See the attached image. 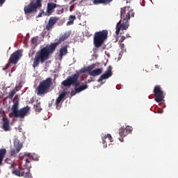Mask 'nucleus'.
Instances as JSON below:
<instances>
[{"label":"nucleus","instance_id":"1","mask_svg":"<svg viewBox=\"0 0 178 178\" xmlns=\"http://www.w3.org/2000/svg\"><path fill=\"white\" fill-rule=\"evenodd\" d=\"M70 37V33L69 32H65L63 35L60 36L57 42L47 44L38 50L33 59V67H38V66H40V63H44L46 60H48L51 55L56 51L58 45L62 44L63 41H65V40H67Z\"/></svg>","mask_w":178,"mask_h":178},{"label":"nucleus","instance_id":"2","mask_svg":"<svg viewBox=\"0 0 178 178\" xmlns=\"http://www.w3.org/2000/svg\"><path fill=\"white\" fill-rule=\"evenodd\" d=\"M108 40V30H103L95 33L93 44L95 48H100Z\"/></svg>","mask_w":178,"mask_h":178},{"label":"nucleus","instance_id":"3","mask_svg":"<svg viewBox=\"0 0 178 178\" xmlns=\"http://www.w3.org/2000/svg\"><path fill=\"white\" fill-rule=\"evenodd\" d=\"M134 12L133 10H129L127 13V15L126 16H124V18L122 20H120L116 25V31H115V34L118 35L120 33V30H127L129 29V19H130V16L131 17H134Z\"/></svg>","mask_w":178,"mask_h":178},{"label":"nucleus","instance_id":"4","mask_svg":"<svg viewBox=\"0 0 178 178\" xmlns=\"http://www.w3.org/2000/svg\"><path fill=\"white\" fill-rule=\"evenodd\" d=\"M29 111L30 106H29L19 110V102H14L12 107V113L14 118H19L20 119H23L24 117L27 116Z\"/></svg>","mask_w":178,"mask_h":178},{"label":"nucleus","instance_id":"5","mask_svg":"<svg viewBox=\"0 0 178 178\" xmlns=\"http://www.w3.org/2000/svg\"><path fill=\"white\" fill-rule=\"evenodd\" d=\"M51 84L52 78L51 77H49L45 80L41 81L36 89L37 95H44V94H47V92H49Z\"/></svg>","mask_w":178,"mask_h":178},{"label":"nucleus","instance_id":"6","mask_svg":"<svg viewBox=\"0 0 178 178\" xmlns=\"http://www.w3.org/2000/svg\"><path fill=\"white\" fill-rule=\"evenodd\" d=\"M42 0H36L35 2L31 1L29 4L24 6V12L25 15L37 13V9L42 6Z\"/></svg>","mask_w":178,"mask_h":178},{"label":"nucleus","instance_id":"7","mask_svg":"<svg viewBox=\"0 0 178 178\" xmlns=\"http://www.w3.org/2000/svg\"><path fill=\"white\" fill-rule=\"evenodd\" d=\"M153 92L154 94V101H156V102H162L163 101L165 96L163 95V90H162L161 86H156Z\"/></svg>","mask_w":178,"mask_h":178},{"label":"nucleus","instance_id":"8","mask_svg":"<svg viewBox=\"0 0 178 178\" xmlns=\"http://www.w3.org/2000/svg\"><path fill=\"white\" fill-rule=\"evenodd\" d=\"M131 131H133V127L130 126H127L126 128H124V127L120 128L119 129L120 141L121 143H123V141H124V137H126V136H127L128 134H130Z\"/></svg>","mask_w":178,"mask_h":178},{"label":"nucleus","instance_id":"9","mask_svg":"<svg viewBox=\"0 0 178 178\" xmlns=\"http://www.w3.org/2000/svg\"><path fill=\"white\" fill-rule=\"evenodd\" d=\"M22 52L21 50H17L14 53H13L9 58V61L13 65H17V62L20 60V58L22 56Z\"/></svg>","mask_w":178,"mask_h":178},{"label":"nucleus","instance_id":"10","mask_svg":"<svg viewBox=\"0 0 178 178\" xmlns=\"http://www.w3.org/2000/svg\"><path fill=\"white\" fill-rule=\"evenodd\" d=\"M109 77H112V66L111 65H109L106 72L100 76L97 81L98 83H101V81L106 80V79H109Z\"/></svg>","mask_w":178,"mask_h":178},{"label":"nucleus","instance_id":"11","mask_svg":"<svg viewBox=\"0 0 178 178\" xmlns=\"http://www.w3.org/2000/svg\"><path fill=\"white\" fill-rule=\"evenodd\" d=\"M66 97V92H63L61 94L58 95V97L56 99L55 105L56 108L59 110L62 107V102H63V99Z\"/></svg>","mask_w":178,"mask_h":178},{"label":"nucleus","instance_id":"12","mask_svg":"<svg viewBox=\"0 0 178 178\" xmlns=\"http://www.w3.org/2000/svg\"><path fill=\"white\" fill-rule=\"evenodd\" d=\"M76 80H77L76 76H73V75H72L71 76L67 78V79L64 80L61 83V86H63V87H70V86H72L73 83L76 81Z\"/></svg>","mask_w":178,"mask_h":178},{"label":"nucleus","instance_id":"13","mask_svg":"<svg viewBox=\"0 0 178 178\" xmlns=\"http://www.w3.org/2000/svg\"><path fill=\"white\" fill-rule=\"evenodd\" d=\"M58 20H59V18H58L56 17H51L49 18V22L45 27V29L47 30V31H49V30H51V29H52V27H54V26H55V24L58 22Z\"/></svg>","mask_w":178,"mask_h":178},{"label":"nucleus","instance_id":"14","mask_svg":"<svg viewBox=\"0 0 178 178\" xmlns=\"http://www.w3.org/2000/svg\"><path fill=\"white\" fill-rule=\"evenodd\" d=\"M58 6H59V5L55 3H48L47 7V15L49 16V15L54 13V12H55V8H58Z\"/></svg>","mask_w":178,"mask_h":178},{"label":"nucleus","instance_id":"15","mask_svg":"<svg viewBox=\"0 0 178 178\" xmlns=\"http://www.w3.org/2000/svg\"><path fill=\"white\" fill-rule=\"evenodd\" d=\"M23 147V145L20 143L14 145V148L10 151L11 156H16L19 152H20V149Z\"/></svg>","mask_w":178,"mask_h":178},{"label":"nucleus","instance_id":"16","mask_svg":"<svg viewBox=\"0 0 178 178\" xmlns=\"http://www.w3.org/2000/svg\"><path fill=\"white\" fill-rule=\"evenodd\" d=\"M10 120L8 118L3 119V125L2 127L4 129V131H10V125L9 124Z\"/></svg>","mask_w":178,"mask_h":178},{"label":"nucleus","instance_id":"17","mask_svg":"<svg viewBox=\"0 0 178 178\" xmlns=\"http://www.w3.org/2000/svg\"><path fill=\"white\" fill-rule=\"evenodd\" d=\"M102 73V69L97 68L88 72L90 76H92L93 77H97V76H99Z\"/></svg>","mask_w":178,"mask_h":178},{"label":"nucleus","instance_id":"18","mask_svg":"<svg viewBox=\"0 0 178 178\" xmlns=\"http://www.w3.org/2000/svg\"><path fill=\"white\" fill-rule=\"evenodd\" d=\"M95 67V64H92L91 65L81 68L79 72L80 73H87V72L90 73L91 70Z\"/></svg>","mask_w":178,"mask_h":178},{"label":"nucleus","instance_id":"19","mask_svg":"<svg viewBox=\"0 0 178 178\" xmlns=\"http://www.w3.org/2000/svg\"><path fill=\"white\" fill-rule=\"evenodd\" d=\"M67 54V46H64L60 49L59 58L62 59L63 56Z\"/></svg>","mask_w":178,"mask_h":178},{"label":"nucleus","instance_id":"20","mask_svg":"<svg viewBox=\"0 0 178 178\" xmlns=\"http://www.w3.org/2000/svg\"><path fill=\"white\" fill-rule=\"evenodd\" d=\"M33 109L35 112H41L42 111V108H41V102L38 100H36L35 104L33 105Z\"/></svg>","mask_w":178,"mask_h":178},{"label":"nucleus","instance_id":"21","mask_svg":"<svg viewBox=\"0 0 178 178\" xmlns=\"http://www.w3.org/2000/svg\"><path fill=\"white\" fill-rule=\"evenodd\" d=\"M22 161L26 162L25 165H27V163H30L32 161L31 156H30V154H25L22 158Z\"/></svg>","mask_w":178,"mask_h":178},{"label":"nucleus","instance_id":"22","mask_svg":"<svg viewBox=\"0 0 178 178\" xmlns=\"http://www.w3.org/2000/svg\"><path fill=\"white\" fill-rule=\"evenodd\" d=\"M5 155H6V149H0V166L2 165V162H3Z\"/></svg>","mask_w":178,"mask_h":178},{"label":"nucleus","instance_id":"23","mask_svg":"<svg viewBox=\"0 0 178 178\" xmlns=\"http://www.w3.org/2000/svg\"><path fill=\"white\" fill-rule=\"evenodd\" d=\"M73 76H76V80L72 83V86L74 87H79L80 86V81H79V77H80V74L79 73L73 74Z\"/></svg>","mask_w":178,"mask_h":178},{"label":"nucleus","instance_id":"24","mask_svg":"<svg viewBox=\"0 0 178 178\" xmlns=\"http://www.w3.org/2000/svg\"><path fill=\"white\" fill-rule=\"evenodd\" d=\"M106 138H108L110 143H113V139L112 138V135L108 134L107 135H105L104 137H102V143L103 144H105V143H106Z\"/></svg>","mask_w":178,"mask_h":178},{"label":"nucleus","instance_id":"25","mask_svg":"<svg viewBox=\"0 0 178 178\" xmlns=\"http://www.w3.org/2000/svg\"><path fill=\"white\" fill-rule=\"evenodd\" d=\"M126 9H128V10L130 9V7H124L121 8L120 11V17L121 19H124V16H126L127 14H126Z\"/></svg>","mask_w":178,"mask_h":178},{"label":"nucleus","instance_id":"26","mask_svg":"<svg viewBox=\"0 0 178 178\" xmlns=\"http://www.w3.org/2000/svg\"><path fill=\"white\" fill-rule=\"evenodd\" d=\"M88 86H87V83L85 85H81V86L76 88L78 92H81V91H84V90L87 89Z\"/></svg>","mask_w":178,"mask_h":178},{"label":"nucleus","instance_id":"27","mask_svg":"<svg viewBox=\"0 0 178 178\" xmlns=\"http://www.w3.org/2000/svg\"><path fill=\"white\" fill-rule=\"evenodd\" d=\"M15 94H16V90L13 89L11 92H9L6 98H8V99H12L13 97H15Z\"/></svg>","mask_w":178,"mask_h":178},{"label":"nucleus","instance_id":"28","mask_svg":"<svg viewBox=\"0 0 178 178\" xmlns=\"http://www.w3.org/2000/svg\"><path fill=\"white\" fill-rule=\"evenodd\" d=\"M38 38L35 37V38H32V40H31V43H32L33 45L37 46V42H38Z\"/></svg>","mask_w":178,"mask_h":178},{"label":"nucleus","instance_id":"29","mask_svg":"<svg viewBox=\"0 0 178 178\" xmlns=\"http://www.w3.org/2000/svg\"><path fill=\"white\" fill-rule=\"evenodd\" d=\"M99 3L104 4V1L103 0H93L94 5H99Z\"/></svg>","mask_w":178,"mask_h":178},{"label":"nucleus","instance_id":"30","mask_svg":"<svg viewBox=\"0 0 178 178\" xmlns=\"http://www.w3.org/2000/svg\"><path fill=\"white\" fill-rule=\"evenodd\" d=\"M77 92H79L77 91V88H75V90H72V91H71V96H72V97H74V95H76V94H77Z\"/></svg>","mask_w":178,"mask_h":178},{"label":"nucleus","instance_id":"31","mask_svg":"<svg viewBox=\"0 0 178 178\" xmlns=\"http://www.w3.org/2000/svg\"><path fill=\"white\" fill-rule=\"evenodd\" d=\"M113 0H103V4L104 5H108V3H111Z\"/></svg>","mask_w":178,"mask_h":178},{"label":"nucleus","instance_id":"32","mask_svg":"<svg viewBox=\"0 0 178 178\" xmlns=\"http://www.w3.org/2000/svg\"><path fill=\"white\" fill-rule=\"evenodd\" d=\"M9 66H10V62H8V63L6 65V66L3 68V70H8V69H9Z\"/></svg>","mask_w":178,"mask_h":178},{"label":"nucleus","instance_id":"33","mask_svg":"<svg viewBox=\"0 0 178 178\" xmlns=\"http://www.w3.org/2000/svg\"><path fill=\"white\" fill-rule=\"evenodd\" d=\"M44 13H45L43 10H41V12L38 15L37 17H42V15H44Z\"/></svg>","mask_w":178,"mask_h":178},{"label":"nucleus","instance_id":"34","mask_svg":"<svg viewBox=\"0 0 178 178\" xmlns=\"http://www.w3.org/2000/svg\"><path fill=\"white\" fill-rule=\"evenodd\" d=\"M124 40H126V37L125 36H121V38L119 40V42L122 43V42H123V41H124Z\"/></svg>","mask_w":178,"mask_h":178},{"label":"nucleus","instance_id":"35","mask_svg":"<svg viewBox=\"0 0 178 178\" xmlns=\"http://www.w3.org/2000/svg\"><path fill=\"white\" fill-rule=\"evenodd\" d=\"M73 23H74V20L68 21V22H67V26H72V24H73Z\"/></svg>","mask_w":178,"mask_h":178},{"label":"nucleus","instance_id":"36","mask_svg":"<svg viewBox=\"0 0 178 178\" xmlns=\"http://www.w3.org/2000/svg\"><path fill=\"white\" fill-rule=\"evenodd\" d=\"M72 19V20H76V16L74 15H70V19Z\"/></svg>","mask_w":178,"mask_h":178},{"label":"nucleus","instance_id":"37","mask_svg":"<svg viewBox=\"0 0 178 178\" xmlns=\"http://www.w3.org/2000/svg\"><path fill=\"white\" fill-rule=\"evenodd\" d=\"M6 0H0V6H2Z\"/></svg>","mask_w":178,"mask_h":178},{"label":"nucleus","instance_id":"38","mask_svg":"<svg viewBox=\"0 0 178 178\" xmlns=\"http://www.w3.org/2000/svg\"><path fill=\"white\" fill-rule=\"evenodd\" d=\"M120 47L121 49H123V48H124V44L120 43Z\"/></svg>","mask_w":178,"mask_h":178},{"label":"nucleus","instance_id":"39","mask_svg":"<svg viewBox=\"0 0 178 178\" xmlns=\"http://www.w3.org/2000/svg\"><path fill=\"white\" fill-rule=\"evenodd\" d=\"M76 1H77V0H72L70 3H71V4L74 3V5H76L77 3H74V2H76Z\"/></svg>","mask_w":178,"mask_h":178},{"label":"nucleus","instance_id":"40","mask_svg":"<svg viewBox=\"0 0 178 178\" xmlns=\"http://www.w3.org/2000/svg\"><path fill=\"white\" fill-rule=\"evenodd\" d=\"M15 90H16L15 91H18L19 90V86H16Z\"/></svg>","mask_w":178,"mask_h":178},{"label":"nucleus","instance_id":"41","mask_svg":"<svg viewBox=\"0 0 178 178\" xmlns=\"http://www.w3.org/2000/svg\"><path fill=\"white\" fill-rule=\"evenodd\" d=\"M73 8H74V6H72L70 7V10H71V11L73 10Z\"/></svg>","mask_w":178,"mask_h":178},{"label":"nucleus","instance_id":"42","mask_svg":"<svg viewBox=\"0 0 178 178\" xmlns=\"http://www.w3.org/2000/svg\"><path fill=\"white\" fill-rule=\"evenodd\" d=\"M149 99H151V98H152V95H149Z\"/></svg>","mask_w":178,"mask_h":178},{"label":"nucleus","instance_id":"43","mask_svg":"<svg viewBox=\"0 0 178 178\" xmlns=\"http://www.w3.org/2000/svg\"><path fill=\"white\" fill-rule=\"evenodd\" d=\"M127 37H128V38H130V35H127Z\"/></svg>","mask_w":178,"mask_h":178},{"label":"nucleus","instance_id":"44","mask_svg":"<svg viewBox=\"0 0 178 178\" xmlns=\"http://www.w3.org/2000/svg\"><path fill=\"white\" fill-rule=\"evenodd\" d=\"M155 67H158V65H156Z\"/></svg>","mask_w":178,"mask_h":178},{"label":"nucleus","instance_id":"45","mask_svg":"<svg viewBox=\"0 0 178 178\" xmlns=\"http://www.w3.org/2000/svg\"><path fill=\"white\" fill-rule=\"evenodd\" d=\"M49 106H52V105L51 104H49Z\"/></svg>","mask_w":178,"mask_h":178}]
</instances>
